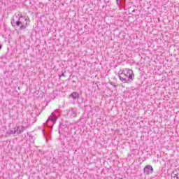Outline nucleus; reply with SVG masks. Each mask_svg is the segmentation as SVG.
Segmentation results:
<instances>
[{
    "mask_svg": "<svg viewBox=\"0 0 179 179\" xmlns=\"http://www.w3.org/2000/svg\"><path fill=\"white\" fill-rule=\"evenodd\" d=\"M15 16L16 19L13 17L11 20V24L13 27L15 29L18 27L20 31L26 30L29 24H30V20L22 15V14H18L17 15H15Z\"/></svg>",
    "mask_w": 179,
    "mask_h": 179,
    "instance_id": "f257e3e1",
    "label": "nucleus"
},
{
    "mask_svg": "<svg viewBox=\"0 0 179 179\" xmlns=\"http://www.w3.org/2000/svg\"><path fill=\"white\" fill-rule=\"evenodd\" d=\"M59 117V113H58V110H55L46 120V122L43 124L44 127H49L50 128L52 127V125L57 122Z\"/></svg>",
    "mask_w": 179,
    "mask_h": 179,
    "instance_id": "f03ea898",
    "label": "nucleus"
},
{
    "mask_svg": "<svg viewBox=\"0 0 179 179\" xmlns=\"http://www.w3.org/2000/svg\"><path fill=\"white\" fill-rule=\"evenodd\" d=\"M117 76L120 80H121V82H122L123 83H131V82L134 80V78H129V77H127V76L124 73H122V70H120L117 73Z\"/></svg>",
    "mask_w": 179,
    "mask_h": 179,
    "instance_id": "7ed1b4c3",
    "label": "nucleus"
},
{
    "mask_svg": "<svg viewBox=\"0 0 179 179\" xmlns=\"http://www.w3.org/2000/svg\"><path fill=\"white\" fill-rule=\"evenodd\" d=\"M122 73H124L127 78H129V79L134 80V71L129 69H125L122 70Z\"/></svg>",
    "mask_w": 179,
    "mask_h": 179,
    "instance_id": "20e7f679",
    "label": "nucleus"
},
{
    "mask_svg": "<svg viewBox=\"0 0 179 179\" xmlns=\"http://www.w3.org/2000/svg\"><path fill=\"white\" fill-rule=\"evenodd\" d=\"M143 173L146 176H149L150 174H152L153 173V167L151 165H147L143 169Z\"/></svg>",
    "mask_w": 179,
    "mask_h": 179,
    "instance_id": "39448f33",
    "label": "nucleus"
},
{
    "mask_svg": "<svg viewBox=\"0 0 179 179\" xmlns=\"http://www.w3.org/2000/svg\"><path fill=\"white\" fill-rule=\"evenodd\" d=\"M71 99H73V100H79V97H80V96L79 95V93L74 92L71 94Z\"/></svg>",
    "mask_w": 179,
    "mask_h": 179,
    "instance_id": "423d86ee",
    "label": "nucleus"
},
{
    "mask_svg": "<svg viewBox=\"0 0 179 179\" xmlns=\"http://www.w3.org/2000/svg\"><path fill=\"white\" fill-rule=\"evenodd\" d=\"M15 128L16 135H20V134L23 133V129L20 126H17Z\"/></svg>",
    "mask_w": 179,
    "mask_h": 179,
    "instance_id": "0eeeda50",
    "label": "nucleus"
},
{
    "mask_svg": "<svg viewBox=\"0 0 179 179\" xmlns=\"http://www.w3.org/2000/svg\"><path fill=\"white\" fill-rule=\"evenodd\" d=\"M7 134L8 135H16V128L14 127L13 129H10L8 131Z\"/></svg>",
    "mask_w": 179,
    "mask_h": 179,
    "instance_id": "6e6552de",
    "label": "nucleus"
},
{
    "mask_svg": "<svg viewBox=\"0 0 179 179\" xmlns=\"http://www.w3.org/2000/svg\"><path fill=\"white\" fill-rule=\"evenodd\" d=\"M171 179H179V173L171 175Z\"/></svg>",
    "mask_w": 179,
    "mask_h": 179,
    "instance_id": "1a4fd4ad",
    "label": "nucleus"
},
{
    "mask_svg": "<svg viewBox=\"0 0 179 179\" xmlns=\"http://www.w3.org/2000/svg\"><path fill=\"white\" fill-rule=\"evenodd\" d=\"M111 86H113V87H117V85L114 83H110Z\"/></svg>",
    "mask_w": 179,
    "mask_h": 179,
    "instance_id": "9d476101",
    "label": "nucleus"
},
{
    "mask_svg": "<svg viewBox=\"0 0 179 179\" xmlns=\"http://www.w3.org/2000/svg\"><path fill=\"white\" fill-rule=\"evenodd\" d=\"M21 128L22 129V132H23V131H25V129H26V127H24V126H21Z\"/></svg>",
    "mask_w": 179,
    "mask_h": 179,
    "instance_id": "9b49d317",
    "label": "nucleus"
},
{
    "mask_svg": "<svg viewBox=\"0 0 179 179\" xmlns=\"http://www.w3.org/2000/svg\"><path fill=\"white\" fill-rule=\"evenodd\" d=\"M116 2H117V6H120V0H116Z\"/></svg>",
    "mask_w": 179,
    "mask_h": 179,
    "instance_id": "f8f14e48",
    "label": "nucleus"
},
{
    "mask_svg": "<svg viewBox=\"0 0 179 179\" xmlns=\"http://www.w3.org/2000/svg\"><path fill=\"white\" fill-rule=\"evenodd\" d=\"M63 76V77H65V73H62V74L60 75V78Z\"/></svg>",
    "mask_w": 179,
    "mask_h": 179,
    "instance_id": "ddd939ff",
    "label": "nucleus"
},
{
    "mask_svg": "<svg viewBox=\"0 0 179 179\" xmlns=\"http://www.w3.org/2000/svg\"><path fill=\"white\" fill-rule=\"evenodd\" d=\"M73 117H76V112H73Z\"/></svg>",
    "mask_w": 179,
    "mask_h": 179,
    "instance_id": "4468645a",
    "label": "nucleus"
},
{
    "mask_svg": "<svg viewBox=\"0 0 179 179\" xmlns=\"http://www.w3.org/2000/svg\"><path fill=\"white\" fill-rule=\"evenodd\" d=\"M105 3H108L110 2V0H104Z\"/></svg>",
    "mask_w": 179,
    "mask_h": 179,
    "instance_id": "2eb2a0df",
    "label": "nucleus"
},
{
    "mask_svg": "<svg viewBox=\"0 0 179 179\" xmlns=\"http://www.w3.org/2000/svg\"><path fill=\"white\" fill-rule=\"evenodd\" d=\"M1 48H2V45H0V50H1Z\"/></svg>",
    "mask_w": 179,
    "mask_h": 179,
    "instance_id": "dca6fc26",
    "label": "nucleus"
},
{
    "mask_svg": "<svg viewBox=\"0 0 179 179\" xmlns=\"http://www.w3.org/2000/svg\"><path fill=\"white\" fill-rule=\"evenodd\" d=\"M59 134H61V130H59Z\"/></svg>",
    "mask_w": 179,
    "mask_h": 179,
    "instance_id": "f3484780",
    "label": "nucleus"
},
{
    "mask_svg": "<svg viewBox=\"0 0 179 179\" xmlns=\"http://www.w3.org/2000/svg\"><path fill=\"white\" fill-rule=\"evenodd\" d=\"M18 90H20V87H18Z\"/></svg>",
    "mask_w": 179,
    "mask_h": 179,
    "instance_id": "a211bd4d",
    "label": "nucleus"
},
{
    "mask_svg": "<svg viewBox=\"0 0 179 179\" xmlns=\"http://www.w3.org/2000/svg\"><path fill=\"white\" fill-rule=\"evenodd\" d=\"M59 128H61V124H59Z\"/></svg>",
    "mask_w": 179,
    "mask_h": 179,
    "instance_id": "6ab92c4d",
    "label": "nucleus"
}]
</instances>
